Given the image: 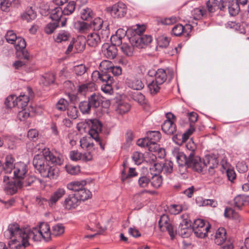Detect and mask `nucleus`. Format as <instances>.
Wrapping results in <instances>:
<instances>
[{
  "label": "nucleus",
  "instance_id": "obj_51",
  "mask_svg": "<svg viewBox=\"0 0 249 249\" xmlns=\"http://www.w3.org/2000/svg\"><path fill=\"white\" fill-rule=\"evenodd\" d=\"M173 163L171 161L167 160L162 165V172L166 174H170L173 171Z\"/></svg>",
  "mask_w": 249,
  "mask_h": 249
},
{
  "label": "nucleus",
  "instance_id": "obj_10",
  "mask_svg": "<svg viewBox=\"0 0 249 249\" xmlns=\"http://www.w3.org/2000/svg\"><path fill=\"white\" fill-rule=\"evenodd\" d=\"M160 230L162 231H167L171 239H173L176 235V231L173 226L170 223L168 217L166 214L160 216L159 221Z\"/></svg>",
  "mask_w": 249,
  "mask_h": 249
},
{
  "label": "nucleus",
  "instance_id": "obj_56",
  "mask_svg": "<svg viewBox=\"0 0 249 249\" xmlns=\"http://www.w3.org/2000/svg\"><path fill=\"white\" fill-rule=\"evenodd\" d=\"M68 107V102L65 99H60L56 105V108L60 111L65 110Z\"/></svg>",
  "mask_w": 249,
  "mask_h": 249
},
{
  "label": "nucleus",
  "instance_id": "obj_63",
  "mask_svg": "<svg viewBox=\"0 0 249 249\" xmlns=\"http://www.w3.org/2000/svg\"><path fill=\"white\" fill-rule=\"evenodd\" d=\"M224 215L227 217H232L233 218H236L238 215L235 213L234 210L231 208H227L225 210Z\"/></svg>",
  "mask_w": 249,
  "mask_h": 249
},
{
  "label": "nucleus",
  "instance_id": "obj_31",
  "mask_svg": "<svg viewBox=\"0 0 249 249\" xmlns=\"http://www.w3.org/2000/svg\"><path fill=\"white\" fill-rule=\"evenodd\" d=\"M249 201V197L244 195H238L234 199V206L238 209L246 205Z\"/></svg>",
  "mask_w": 249,
  "mask_h": 249
},
{
  "label": "nucleus",
  "instance_id": "obj_62",
  "mask_svg": "<svg viewBox=\"0 0 249 249\" xmlns=\"http://www.w3.org/2000/svg\"><path fill=\"white\" fill-rule=\"evenodd\" d=\"M217 201L213 199H205L202 201V205L204 206H209L215 208L217 206Z\"/></svg>",
  "mask_w": 249,
  "mask_h": 249
},
{
  "label": "nucleus",
  "instance_id": "obj_21",
  "mask_svg": "<svg viewBox=\"0 0 249 249\" xmlns=\"http://www.w3.org/2000/svg\"><path fill=\"white\" fill-rule=\"evenodd\" d=\"M66 194V190L64 188H57L51 195L49 202L51 205L55 204Z\"/></svg>",
  "mask_w": 249,
  "mask_h": 249
},
{
  "label": "nucleus",
  "instance_id": "obj_19",
  "mask_svg": "<svg viewBox=\"0 0 249 249\" xmlns=\"http://www.w3.org/2000/svg\"><path fill=\"white\" fill-rule=\"evenodd\" d=\"M105 38L102 37V35H101V36L99 35V32H92L87 36V42L89 46L96 47L101 43L102 39Z\"/></svg>",
  "mask_w": 249,
  "mask_h": 249
},
{
  "label": "nucleus",
  "instance_id": "obj_22",
  "mask_svg": "<svg viewBox=\"0 0 249 249\" xmlns=\"http://www.w3.org/2000/svg\"><path fill=\"white\" fill-rule=\"evenodd\" d=\"M15 160L11 155H8L5 158L4 165L2 166L3 171L5 174H11L14 171Z\"/></svg>",
  "mask_w": 249,
  "mask_h": 249
},
{
  "label": "nucleus",
  "instance_id": "obj_40",
  "mask_svg": "<svg viewBox=\"0 0 249 249\" xmlns=\"http://www.w3.org/2000/svg\"><path fill=\"white\" fill-rule=\"evenodd\" d=\"M91 138L90 137H83L80 141V146L83 149L90 150L93 147V143L91 142Z\"/></svg>",
  "mask_w": 249,
  "mask_h": 249
},
{
  "label": "nucleus",
  "instance_id": "obj_38",
  "mask_svg": "<svg viewBox=\"0 0 249 249\" xmlns=\"http://www.w3.org/2000/svg\"><path fill=\"white\" fill-rule=\"evenodd\" d=\"M76 3L74 1H70L62 9L63 15H70L74 12L75 9Z\"/></svg>",
  "mask_w": 249,
  "mask_h": 249
},
{
  "label": "nucleus",
  "instance_id": "obj_36",
  "mask_svg": "<svg viewBox=\"0 0 249 249\" xmlns=\"http://www.w3.org/2000/svg\"><path fill=\"white\" fill-rule=\"evenodd\" d=\"M76 29L80 33H86L91 29L89 23L84 21H77L75 25Z\"/></svg>",
  "mask_w": 249,
  "mask_h": 249
},
{
  "label": "nucleus",
  "instance_id": "obj_16",
  "mask_svg": "<svg viewBox=\"0 0 249 249\" xmlns=\"http://www.w3.org/2000/svg\"><path fill=\"white\" fill-rule=\"evenodd\" d=\"M125 5L123 2H118L114 4L111 8L110 14L115 18L124 17L126 13Z\"/></svg>",
  "mask_w": 249,
  "mask_h": 249
},
{
  "label": "nucleus",
  "instance_id": "obj_46",
  "mask_svg": "<svg viewBox=\"0 0 249 249\" xmlns=\"http://www.w3.org/2000/svg\"><path fill=\"white\" fill-rule=\"evenodd\" d=\"M5 104L8 108H12L17 107V101L16 99L15 95H11L7 97Z\"/></svg>",
  "mask_w": 249,
  "mask_h": 249
},
{
  "label": "nucleus",
  "instance_id": "obj_34",
  "mask_svg": "<svg viewBox=\"0 0 249 249\" xmlns=\"http://www.w3.org/2000/svg\"><path fill=\"white\" fill-rule=\"evenodd\" d=\"M81 18L83 20H90L94 18V15L90 8H85L81 10L80 12Z\"/></svg>",
  "mask_w": 249,
  "mask_h": 249
},
{
  "label": "nucleus",
  "instance_id": "obj_55",
  "mask_svg": "<svg viewBox=\"0 0 249 249\" xmlns=\"http://www.w3.org/2000/svg\"><path fill=\"white\" fill-rule=\"evenodd\" d=\"M5 37L8 43L14 44L18 37L13 31L10 30L7 32V33L5 36Z\"/></svg>",
  "mask_w": 249,
  "mask_h": 249
},
{
  "label": "nucleus",
  "instance_id": "obj_44",
  "mask_svg": "<svg viewBox=\"0 0 249 249\" xmlns=\"http://www.w3.org/2000/svg\"><path fill=\"white\" fill-rule=\"evenodd\" d=\"M59 26H60V24L59 22L54 21L53 22H50L46 25L44 28V31L47 34H51Z\"/></svg>",
  "mask_w": 249,
  "mask_h": 249
},
{
  "label": "nucleus",
  "instance_id": "obj_3",
  "mask_svg": "<svg viewBox=\"0 0 249 249\" xmlns=\"http://www.w3.org/2000/svg\"><path fill=\"white\" fill-rule=\"evenodd\" d=\"M88 124L90 127L89 134L98 143L100 148L104 150V144L99 135L102 131V123L97 119H91L89 120Z\"/></svg>",
  "mask_w": 249,
  "mask_h": 249
},
{
  "label": "nucleus",
  "instance_id": "obj_48",
  "mask_svg": "<svg viewBox=\"0 0 249 249\" xmlns=\"http://www.w3.org/2000/svg\"><path fill=\"white\" fill-rule=\"evenodd\" d=\"M14 43L15 44V48L17 51L22 50L26 46L25 40L20 37H18Z\"/></svg>",
  "mask_w": 249,
  "mask_h": 249
},
{
  "label": "nucleus",
  "instance_id": "obj_45",
  "mask_svg": "<svg viewBox=\"0 0 249 249\" xmlns=\"http://www.w3.org/2000/svg\"><path fill=\"white\" fill-rule=\"evenodd\" d=\"M130 41L133 47H136L139 48H143V45L142 43L141 35H138L130 39Z\"/></svg>",
  "mask_w": 249,
  "mask_h": 249
},
{
  "label": "nucleus",
  "instance_id": "obj_57",
  "mask_svg": "<svg viewBox=\"0 0 249 249\" xmlns=\"http://www.w3.org/2000/svg\"><path fill=\"white\" fill-rule=\"evenodd\" d=\"M158 41L160 47L166 48L169 44L170 38L163 35L159 37Z\"/></svg>",
  "mask_w": 249,
  "mask_h": 249
},
{
  "label": "nucleus",
  "instance_id": "obj_8",
  "mask_svg": "<svg viewBox=\"0 0 249 249\" xmlns=\"http://www.w3.org/2000/svg\"><path fill=\"white\" fill-rule=\"evenodd\" d=\"M90 28L94 31H98L102 35L103 38H108L109 35V30L108 25L104 23L103 20L100 18H95L89 23Z\"/></svg>",
  "mask_w": 249,
  "mask_h": 249
},
{
  "label": "nucleus",
  "instance_id": "obj_18",
  "mask_svg": "<svg viewBox=\"0 0 249 249\" xmlns=\"http://www.w3.org/2000/svg\"><path fill=\"white\" fill-rule=\"evenodd\" d=\"M102 52L104 56L107 58L113 59L116 57L118 50L115 45L106 43L102 46Z\"/></svg>",
  "mask_w": 249,
  "mask_h": 249
},
{
  "label": "nucleus",
  "instance_id": "obj_58",
  "mask_svg": "<svg viewBox=\"0 0 249 249\" xmlns=\"http://www.w3.org/2000/svg\"><path fill=\"white\" fill-rule=\"evenodd\" d=\"M67 172L71 175H76L80 172V167L78 166L68 165L66 166Z\"/></svg>",
  "mask_w": 249,
  "mask_h": 249
},
{
  "label": "nucleus",
  "instance_id": "obj_49",
  "mask_svg": "<svg viewBox=\"0 0 249 249\" xmlns=\"http://www.w3.org/2000/svg\"><path fill=\"white\" fill-rule=\"evenodd\" d=\"M206 12L204 9L197 8L194 9L192 13L195 19H199L206 14Z\"/></svg>",
  "mask_w": 249,
  "mask_h": 249
},
{
  "label": "nucleus",
  "instance_id": "obj_2",
  "mask_svg": "<svg viewBox=\"0 0 249 249\" xmlns=\"http://www.w3.org/2000/svg\"><path fill=\"white\" fill-rule=\"evenodd\" d=\"M42 152V154H37L33 159V164L35 168L43 178L56 179L59 176V169L56 167L49 166L46 160L55 165H61L63 162L62 156L57 154L54 155L49 148H43Z\"/></svg>",
  "mask_w": 249,
  "mask_h": 249
},
{
  "label": "nucleus",
  "instance_id": "obj_42",
  "mask_svg": "<svg viewBox=\"0 0 249 249\" xmlns=\"http://www.w3.org/2000/svg\"><path fill=\"white\" fill-rule=\"evenodd\" d=\"M120 48L124 54L128 56L132 55L134 52V47L132 45H129L127 43H122Z\"/></svg>",
  "mask_w": 249,
  "mask_h": 249
},
{
  "label": "nucleus",
  "instance_id": "obj_25",
  "mask_svg": "<svg viewBox=\"0 0 249 249\" xmlns=\"http://www.w3.org/2000/svg\"><path fill=\"white\" fill-rule=\"evenodd\" d=\"M193 131L194 129L190 128L182 134L174 136L173 140L178 144H181L183 142H185L189 138V137L191 134H192Z\"/></svg>",
  "mask_w": 249,
  "mask_h": 249
},
{
  "label": "nucleus",
  "instance_id": "obj_32",
  "mask_svg": "<svg viewBox=\"0 0 249 249\" xmlns=\"http://www.w3.org/2000/svg\"><path fill=\"white\" fill-rule=\"evenodd\" d=\"M167 79V74L165 71L162 69H158L155 73V80L162 85Z\"/></svg>",
  "mask_w": 249,
  "mask_h": 249
},
{
  "label": "nucleus",
  "instance_id": "obj_6",
  "mask_svg": "<svg viewBox=\"0 0 249 249\" xmlns=\"http://www.w3.org/2000/svg\"><path fill=\"white\" fill-rule=\"evenodd\" d=\"M211 226L204 220L197 219L194 221L192 225V229L195 234L198 237L204 238L208 234Z\"/></svg>",
  "mask_w": 249,
  "mask_h": 249
},
{
  "label": "nucleus",
  "instance_id": "obj_7",
  "mask_svg": "<svg viewBox=\"0 0 249 249\" xmlns=\"http://www.w3.org/2000/svg\"><path fill=\"white\" fill-rule=\"evenodd\" d=\"M173 157L176 159L178 165V171L180 174L183 175L187 172L188 162L186 156L179 150L178 148H174L172 151Z\"/></svg>",
  "mask_w": 249,
  "mask_h": 249
},
{
  "label": "nucleus",
  "instance_id": "obj_64",
  "mask_svg": "<svg viewBox=\"0 0 249 249\" xmlns=\"http://www.w3.org/2000/svg\"><path fill=\"white\" fill-rule=\"evenodd\" d=\"M74 71L76 75H82L84 74L87 70L86 67L84 65H79L74 67Z\"/></svg>",
  "mask_w": 249,
  "mask_h": 249
},
{
  "label": "nucleus",
  "instance_id": "obj_13",
  "mask_svg": "<svg viewBox=\"0 0 249 249\" xmlns=\"http://www.w3.org/2000/svg\"><path fill=\"white\" fill-rule=\"evenodd\" d=\"M221 6L220 10L224 11L228 7L229 12L231 16L236 15L240 11L239 5L234 0H220Z\"/></svg>",
  "mask_w": 249,
  "mask_h": 249
},
{
  "label": "nucleus",
  "instance_id": "obj_4",
  "mask_svg": "<svg viewBox=\"0 0 249 249\" xmlns=\"http://www.w3.org/2000/svg\"><path fill=\"white\" fill-rule=\"evenodd\" d=\"M27 166L22 162H19L14 164L13 178L18 181L21 182H27L30 179H32L33 183L35 181V178L32 176L27 175Z\"/></svg>",
  "mask_w": 249,
  "mask_h": 249
},
{
  "label": "nucleus",
  "instance_id": "obj_47",
  "mask_svg": "<svg viewBox=\"0 0 249 249\" xmlns=\"http://www.w3.org/2000/svg\"><path fill=\"white\" fill-rule=\"evenodd\" d=\"M162 179L160 176L155 175L152 178L151 184L155 188H159L162 184Z\"/></svg>",
  "mask_w": 249,
  "mask_h": 249
},
{
  "label": "nucleus",
  "instance_id": "obj_23",
  "mask_svg": "<svg viewBox=\"0 0 249 249\" xmlns=\"http://www.w3.org/2000/svg\"><path fill=\"white\" fill-rule=\"evenodd\" d=\"M89 101L91 107L97 108L102 104L104 98L99 93H93L89 97Z\"/></svg>",
  "mask_w": 249,
  "mask_h": 249
},
{
  "label": "nucleus",
  "instance_id": "obj_37",
  "mask_svg": "<svg viewBox=\"0 0 249 249\" xmlns=\"http://www.w3.org/2000/svg\"><path fill=\"white\" fill-rule=\"evenodd\" d=\"M130 108V106L127 103L121 101L118 104L116 111L120 114H123L128 112Z\"/></svg>",
  "mask_w": 249,
  "mask_h": 249
},
{
  "label": "nucleus",
  "instance_id": "obj_61",
  "mask_svg": "<svg viewBox=\"0 0 249 249\" xmlns=\"http://www.w3.org/2000/svg\"><path fill=\"white\" fill-rule=\"evenodd\" d=\"M132 98L135 101H137L140 104H143L144 103L145 97L141 92H136L132 95Z\"/></svg>",
  "mask_w": 249,
  "mask_h": 249
},
{
  "label": "nucleus",
  "instance_id": "obj_29",
  "mask_svg": "<svg viewBox=\"0 0 249 249\" xmlns=\"http://www.w3.org/2000/svg\"><path fill=\"white\" fill-rule=\"evenodd\" d=\"M74 195L80 202L81 201H84L91 197V192L89 190L86 189L84 187L78 192L75 193Z\"/></svg>",
  "mask_w": 249,
  "mask_h": 249
},
{
  "label": "nucleus",
  "instance_id": "obj_50",
  "mask_svg": "<svg viewBox=\"0 0 249 249\" xmlns=\"http://www.w3.org/2000/svg\"><path fill=\"white\" fill-rule=\"evenodd\" d=\"M132 158L136 164L139 165L143 160V155L140 152L136 151L133 153Z\"/></svg>",
  "mask_w": 249,
  "mask_h": 249
},
{
  "label": "nucleus",
  "instance_id": "obj_60",
  "mask_svg": "<svg viewBox=\"0 0 249 249\" xmlns=\"http://www.w3.org/2000/svg\"><path fill=\"white\" fill-rule=\"evenodd\" d=\"M137 176V173L135 171V169L134 168H129V172L128 174H126L124 171L122 172V179L124 180L128 178L132 177Z\"/></svg>",
  "mask_w": 249,
  "mask_h": 249
},
{
  "label": "nucleus",
  "instance_id": "obj_26",
  "mask_svg": "<svg viewBox=\"0 0 249 249\" xmlns=\"http://www.w3.org/2000/svg\"><path fill=\"white\" fill-rule=\"evenodd\" d=\"M226 239V230L223 228H219L215 235V243L218 245H222Z\"/></svg>",
  "mask_w": 249,
  "mask_h": 249
},
{
  "label": "nucleus",
  "instance_id": "obj_11",
  "mask_svg": "<svg viewBox=\"0 0 249 249\" xmlns=\"http://www.w3.org/2000/svg\"><path fill=\"white\" fill-rule=\"evenodd\" d=\"M167 120L161 125L162 131L168 135H172L176 131V125L174 123L175 116L171 112L166 114Z\"/></svg>",
  "mask_w": 249,
  "mask_h": 249
},
{
  "label": "nucleus",
  "instance_id": "obj_14",
  "mask_svg": "<svg viewBox=\"0 0 249 249\" xmlns=\"http://www.w3.org/2000/svg\"><path fill=\"white\" fill-rule=\"evenodd\" d=\"M204 167H208V171L211 175L214 174V169L217 167L218 164V160L216 155H208L203 159Z\"/></svg>",
  "mask_w": 249,
  "mask_h": 249
},
{
  "label": "nucleus",
  "instance_id": "obj_59",
  "mask_svg": "<svg viewBox=\"0 0 249 249\" xmlns=\"http://www.w3.org/2000/svg\"><path fill=\"white\" fill-rule=\"evenodd\" d=\"M108 69V73H112L114 76H119L122 74V68L120 66H111Z\"/></svg>",
  "mask_w": 249,
  "mask_h": 249
},
{
  "label": "nucleus",
  "instance_id": "obj_9",
  "mask_svg": "<svg viewBox=\"0 0 249 249\" xmlns=\"http://www.w3.org/2000/svg\"><path fill=\"white\" fill-rule=\"evenodd\" d=\"M32 183L33 181L32 179H30L27 182H21V181H18L17 179H14V181L7 183L5 187V190L7 193L13 195L15 194L18 191V189L23 187L29 186Z\"/></svg>",
  "mask_w": 249,
  "mask_h": 249
},
{
  "label": "nucleus",
  "instance_id": "obj_39",
  "mask_svg": "<svg viewBox=\"0 0 249 249\" xmlns=\"http://www.w3.org/2000/svg\"><path fill=\"white\" fill-rule=\"evenodd\" d=\"M50 232L51 233L50 239L48 242L51 240L52 235L58 236L63 234L64 232V227L61 224H56L53 227L52 232L50 230Z\"/></svg>",
  "mask_w": 249,
  "mask_h": 249
},
{
  "label": "nucleus",
  "instance_id": "obj_28",
  "mask_svg": "<svg viewBox=\"0 0 249 249\" xmlns=\"http://www.w3.org/2000/svg\"><path fill=\"white\" fill-rule=\"evenodd\" d=\"M192 27L191 25H186V27H184L180 24H177L172 28V35L176 36H180L183 32H186V28L191 30Z\"/></svg>",
  "mask_w": 249,
  "mask_h": 249
},
{
  "label": "nucleus",
  "instance_id": "obj_20",
  "mask_svg": "<svg viewBox=\"0 0 249 249\" xmlns=\"http://www.w3.org/2000/svg\"><path fill=\"white\" fill-rule=\"evenodd\" d=\"M126 83L129 88L137 90L142 89L144 86L142 81L136 77L127 78Z\"/></svg>",
  "mask_w": 249,
  "mask_h": 249
},
{
  "label": "nucleus",
  "instance_id": "obj_12",
  "mask_svg": "<svg viewBox=\"0 0 249 249\" xmlns=\"http://www.w3.org/2000/svg\"><path fill=\"white\" fill-rule=\"evenodd\" d=\"M188 166L192 168L194 171L201 172L204 168V161H202L198 156H195L192 154H189L187 159Z\"/></svg>",
  "mask_w": 249,
  "mask_h": 249
},
{
  "label": "nucleus",
  "instance_id": "obj_54",
  "mask_svg": "<svg viewBox=\"0 0 249 249\" xmlns=\"http://www.w3.org/2000/svg\"><path fill=\"white\" fill-rule=\"evenodd\" d=\"M79 107L80 111L84 114L89 113L91 107L89 101L80 102Z\"/></svg>",
  "mask_w": 249,
  "mask_h": 249
},
{
  "label": "nucleus",
  "instance_id": "obj_35",
  "mask_svg": "<svg viewBox=\"0 0 249 249\" xmlns=\"http://www.w3.org/2000/svg\"><path fill=\"white\" fill-rule=\"evenodd\" d=\"M161 85L153 79L148 83V89L151 94H156L159 92Z\"/></svg>",
  "mask_w": 249,
  "mask_h": 249
},
{
  "label": "nucleus",
  "instance_id": "obj_30",
  "mask_svg": "<svg viewBox=\"0 0 249 249\" xmlns=\"http://www.w3.org/2000/svg\"><path fill=\"white\" fill-rule=\"evenodd\" d=\"M16 99L17 101V107L21 108H24L29 101V96L23 93H21L18 97L16 96Z\"/></svg>",
  "mask_w": 249,
  "mask_h": 249
},
{
  "label": "nucleus",
  "instance_id": "obj_17",
  "mask_svg": "<svg viewBox=\"0 0 249 249\" xmlns=\"http://www.w3.org/2000/svg\"><path fill=\"white\" fill-rule=\"evenodd\" d=\"M62 204L65 210H70L75 209L80 203L74 194L68 196Z\"/></svg>",
  "mask_w": 249,
  "mask_h": 249
},
{
  "label": "nucleus",
  "instance_id": "obj_15",
  "mask_svg": "<svg viewBox=\"0 0 249 249\" xmlns=\"http://www.w3.org/2000/svg\"><path fill=\"white\" fill-rule=\"evenodd\" d=\"M63 12L60 7H56L51 10L50 17L54 22H59L61 27L66 25V18L62 17Z\"/></svg>",
  "mask_w": 249,
  "mask_h": 249
},
{
  "label": "nucleus",
  "instance_id": "obj_33",
  "mask_svg": "<svg viewBox=\"0 0 249 249\" xmlns=\"http://www.w3.org/2000/svg\"><path fill=\"white\" fill-rule=\"evenodd\" d=\"M36 17V13L32 7L27 8L26 11L21 15V18L23 20H27V22L35 19Z\"/></svg>",
  "mask_w": 249,
  "mask_h": 249
},
{
  "label": "nucleus",
  "instance_id": "obj_43",
  "mask_svg": "<svg viewBox=\"0 0 249 249\" xmlns=\"http://www.w3.org/2000/svg\"><path fill=\"white\" fill-rule=\"evenodd\" d=\"M221 6V2H220L219 5H218V1L217 0H209L207 2L208 10L210 13L214 12L216 9H220Z\"/></svg>",
  "mask_w": 249,
  "mask_h": 249
},
{
  "label": "nucleus",
  "instance_id": "obj_5",
  "mask_svg": "<svg viewBox=\"0 0 249 249\" xmlns=\"http://www.w3.org/2000/svg\"><path fill=\"white\" fill-rule=\"evenodd\" d=\"M160 137L161 136L159 131H149L147 133V136L145 138L138 140L137 143L138 145L141 147H146L148 149L150 147L158 145L157 142L160 140Z\"/></svg>",
  "mask_w": 249,
  "mask_h": 249
},
{
  "label": "nucleus",
  "instance_id": "obj_1",
  "mask_svg": "<svg viewBox=\"0 0 249 249\" xmlns=\"http://www.w3.org/2000/svg\"><path fill=\"white\" fill-rule=\"evenodd\" d=\"M50 226L48 223L41 222L32 228H20L17 223L9 224L4 232V237L10 239L8 246L11 249H23L29 245V239L34 242L50 239Z\"/></svg>",
  "mask_w": 249,
  "mask_h": 249
},
{
  "label": "nucleus",
  "instance_id": "obj_53",
  "mask_svg": "<svg viewBox=\"0 0 249 249\" xmlns=\"http://www.w3.org/2000/svg\"><path fill=\"white\" fill-rule=\"evenodd\" d=\"M113 81V78L111 77L107 71L104 72L102 71L100 81L106 83H112Z\"/></svg>",
  "mask_w": 249,
  "mask_h": 249
},
{
  "label": "nucleus",
  "instance_id": "obj_24",
  "mask_svg": "<svg viewBox=\"0 0 249 249\" xmlns=\"http://www.w3.org/2000/svg\"><path fill=\"white\" fill-rule=\"evenodd\" d=\"M86 185V182L84 180H76L69 183L67 185V187L68 189L76 193L83 189Z\"/></svg>",
  "mask_w": 249,
  "mask_h": 249
},
{
  "label": "nucleus",
  "instance_id": "obj_52",
  "mask_svg": "<svg viewBox=\"0 0 249 249\" xmlns=\"http://www.w3.org/2000/svg\"><path fill=\"white\" fill-rule=\"evenodd\" d=\"M67 115L70 118L75 119L78 117V110L76 107L70 106L67 107Z\"/></svg>",
  "mask_w": 249,
  "mask_h": 249
},
{
  "label": "nucleus",
  "instance_id": "obj_41",
  "mask_svg": "<svg viewBox=\"0 0 249 249\" xmlns=\"http://www.w3.org/2000/svg\"><path fill=\"white\" fill-rule=\"evenodd\" d=\"M70 38L71 35L68 31L62 30L57 34L55 38V41L57 42H61L62 41H66Z\"/></svg>",
  "mask_w": 249,
  "mask_h": 249
},
{
  "label": "nucleus",
  "instance_id": "obj_27",
  "mask_svg": "<svg viewBox=\"0 0 249 249\" xmlns=\"http://www.w3.org/2000/svg\"><path fill=\"white\" fill-rule=\"evenodd\" d=\"M148 150L150 151L155 152L156 154L155 155H152L151 157L152 160L154 161L155 159L158 157L160 159H163L165 156V149L160 147L159 145L153 147H150Z\"/></svg>",
  "mask_w": 249,
  "mask_h": 249
}]
</instances>
